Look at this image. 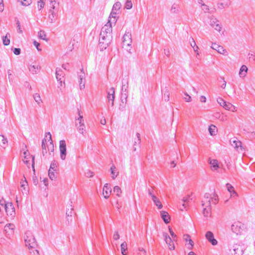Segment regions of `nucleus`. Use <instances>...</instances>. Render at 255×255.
I'll return each instance as SVG.
<instances>
[{"mask_svg":"<svg viewBox=\"0 0 255 255\" xmlns=\"http://www.w3.org/2000/svg\"><path fill=\"white\" fill-rule=\"evenodd\" d=\"M116 168L115 166L114 165H113L111 167V174H112V177L113 179H115L118 174V172L116 173L115 172Z\"/></svg>","mask_w":255,"mask_h":255,"instance_id":"c9c22d12","label":"nucleus"},{"mask_svg":"<svg viewBox=\"0 0 255 255\" xmlns=\"http://www.w3.org/2000/svg\"><path fill=\"white\" fill-rule=\"evenodd\" d=\"M132 42L131 34L129 32H126L123 36V47H129Z\"/></svg>","mask_w":255,"mask_h":255,"instance_id":"423d86ee","label":"nucleus"},{"mask_svg":"<svg viewBox=\"0 0 255 255\" xmlns=\"http://www.w3.org/2000/svg\"><path fill=\"white\" fill-rule=\"evenodd\" d=\"M136 136L137 137L136 139H135L133 146H135L136 144L139 145L140 143V135L139 133H136Z\"/></svg>","mask_w":255,"mask_h":255,"instance_id":"49530a36","label":"nucleus"},{"mask_svg":"<svg viewBox=\"0 0 255 255\" xmlns=\"http://www.w3.org/2000/svg\"><path fill=\"white\" fill-rule=\"evenodd\" d=\"M241 142L239 140H233L232 141V145L235 148H238L239 146H241Z\"/></svg>","mask_w":255,"mask_h":255,"instance_id":"603ef678","label":"nucleus"},{"mask_svg":"<svg viewBox=\"0 0 255 255\" xmlns=\"http://www.w3.org/2000/svg\"><path fill=\"white\" fill-rule=\"evenodd\" d=\"M211 48L216 50L218 52L222 54H225L227 52L222 46L219 45L216 43H213Z\"/></svg>","mask_w":255,"mask_h":255,"instance_id":"dca6fc26","label":"nucleus"},{"mask_svg":"<svg viewBox=\"0 0 255 255\" xmlns=\"http://www.w3.org/2000/svg\"><path fill=\"white\" fill-rule=\"evenodd\" d=\"M73 208L72 207V205H70V209H68L66 211V216L70 217V218H71V217H72L73 215Z\"/></svg>","mask_w":255,"mask_h":255,"instance_id":"3c124183","label":"nucleus"},{"mask_svg":"<svg viewBox=\"0 0 255 255\" xmlns=\"http://www.w3.org/2000/svg\"><path fill=\"white\" fill-rule=\"evenodd\" d=\"M121 252L123 255H127V244L126 242L123 243L121 245Z\"/></svg>","mask_w":255,"mask_h":255,"instance_id":"c756f323","label":"nucleus"},{"mask_svg":"<svg viewBox=\"0 0 255 255\" xmlns=\"http://www.w3.org/2000/svg\"><path fill=\"white\" fill-rule=\"evenodd\" d=\"M211 200L213 203L216 204L218 201V196H217V195L214 193Z\"/></svg>","mask_w":255,"mask_h":255,"instance_id":"13d9d810","label":"nucleus"},{"mask_svg":"<svg viewBox=\"0 0 255 255\" xmlns=\"http://www.w3.org/2000/svg\"><path fill=\"white\" fill-rule=\"evenodd\" d=\"M208 130H209V133L211 135L213 136V135H215L217 134V127L213 125H211L209 127Z\"/></svg>","mask_w":255,"mask_h":255,"instance_id":"b1692460","label":"nucleus"},{"mask_svg":"<svg viewBox=\"0 0 255 255\" xmlns=\"http://www.w3.org/2000/svg\"><path fill=\"white\" fill-rule=\"evenodd\" d=\"M46 34L44 32V31L43 30H40L39 32H38V37L43 39V40H46V41H47L48 39L46 38Z\"/></svg>","mask_w":255,"mask_h":255,"instance_id":"c03bdc74","label":"nucleus"},{"mask_svg":"<svg viewBox=\"0 0 255 255\" xmlns=\"http://www.w3.org/2000/svg\"><path fill=\"white\" fill-rule=\"evenodd\" d=\"M179 8V7L178 4L174 3L171 6V11L173 13H177L178 12Z\"/></svg>","mask_w":255,"mask_h":255,"instance_id":"79ce46f5","label":"nucleus"},{"mask_svg":"<svg viewBox=\"0 0 255 255\" xmlns=\"http://www.w3.org/2000/svg\"><path fill=\"white\" fill-rule=\"evenodd\" d=\"M33 45L36 47V49L38 51H41V49L39 48V47L40 46V43L37 42L36 41H33Z\"/></svg>","mask_w":255,"mask_h":255,"instance_id":"69168bd1","label":"nucleus"},{"mask_svg":"<svg viewBox=\"0 0 255 255\" xmlns=\"http://www.w3.org/2000/svg\"><path fill=\"white\" fill-rule=\"evenodd\" d=\"M8 141L3 135H0V145L5 148L7 145Z\"/></svg>","mask_w":255,"mask_h":255,"instance_id":"4be33fe9","label":"nucleus"},{"mask_svg":"<svg viewBox=\"0 0 255 255\" xmlns=\"http://www.w3.org/2000/svg\"><path fill=\"white\" fill-rule=\"evenodd\" d=\"M169 231L170 232V234L171 236V237L173 238V239H174L176 237V235L174 234V233L172 230L171 228L169 227Z\"/></svg>","mask_w":255,"mask_h":255,"instance_id":"338daca9","label":"nucleus"},{"mask_svg":"<svg viewBox=\"0 0 255 255\" xmlns=\"http://www.w3.org/2000/svg\"><path fill=\"white\" fill-rule=\"evenodd\" d=\"M209 163L211 165V168L212 170H217L219 168L218 161L216 159H209Z\"/></svg>","mask_w":255,"mask_h":255,"instance_id":"6ab92c4d","label":"nucleus"},{"mask_svg":"<svg viewBox=\"0 0 255 255\" xmlns=\"http://www.w3.org/2000/svg\"><path fill=\"white\" fill-rule=\"evenodd\" d=\"M170 93L168 89H166L164 92L163 95V98L165 101H168L169 100Z\"/></svg>","mask_w":255,"mask_h":255,"instance_id":"37998d69","label":"nucleus"},{"mask_svg":"<svg viewBox=\"0 0 255 255\" xmlns=\"http://www.w3.org/2000/svg\"><path fill=\"white\" fill-rule=\"evenodd\" d=\"M219 22V21L213 17L210 19V25L217 31L220 32L222 27Z\"/></svg>","mask_w":255,"mask_h":255,"instance_id":"1a4fd4ad","label":"nucleus"},{"mask_svg":"<svg viewBox=\"0 0 255 255\" xmlns=\"http://www.w3.org/2000/svg\"><path fill=\"white\" fill-rule=\"evenodd\" d=\"M24 178V180H22L20 182V184H21V187L23 188V190L25 191V193H27V192L28 191L27 190H26V186H27V182L26 181V179L25 178V177L24 176H23Z\"/></svg>","mask_w":255,"mask_h":255,"instance_id":"f704fd0d","label":"nucleus"},{"mask_svg":"<svg viewBox=\"0 0 255 255\" xmlns=\"http://www.w3.org/2000/svg\"><path fill=\"white\" fill-rule=\"evenodd\" d=\"M85 175L87 177H92L94 176V173L90 171V170H88L85 172Z\"/></svg>","mask_w":255,"mask_h":255,"instance_id":"052dcab7","label":"nucleus"},{"mask_svg":"<svg viewBox=\"0 0 255 255\" xmlns=\"http://www.w3.org/2000/svg\"><path fill=\"white\" fill-rule=\"evenodd\" d=\"M57 16V12L53 14H48V18L49 20V22L51 23H54L56 21V17Z\"/></svg>","mask_w":255,"mask_h":255,"instance_id":"cd10ccee","label":"nucleus"},{"mask_svg":"<svg viewBox=\"0 0 255 255\" xmlns=\"http://www.w3.org/2000/svg\"><path fill=\"white\" fill-rule=\"evenodd\" d=\"M204 198L207 199V200H211L212 198L211 195L210 193H206L204 195Z\"/></svg>","mask_w":255,"mask_h":255,"instance_id":"e2e57ef3","label":"nucleus"},{"mask_svg":"<svg viewBox=\"0 0 255 255\" xmlns=\"http://www.w3.org/2000/svg\"><path fill=\"white\" fill-rule=\"evenodd\" d=\"M121 3L119 1H117L114 4L112 9L115 11L119 10L121 7Z\"/></svg>","mask_w":255,"mask_h":255,"instance_id":"a19ab883","label":"nucleus"},{"mask_svg":"<svg viewBox=\"0 0 255 255\" xmlns=\"http://www.w3.org/2000/svg\"><path fill=\"white\" fill-rule=\"evenodd\" d=\"M185 95L187 96L184 98L185 100L187 102H190L191 101V97L187 93H185Z\"/></svg>","mask_w":255,"mask_h":255,"instance_id":"774afa93","label":"nucleus"},{"mask_svg":"<svg viewBox=\"0 0 255 255\" xmlns=\"http://www.w3.org/2000/svg\"><path fill=\"white\" fill-rule=\"evenodd\" d=\"M15 226L13 224H8L4 226V231L7 235L12 234L14 232Z\"/></svg>","mask_w":255,"mask_h":255,"instance_id":"f3484780","label":"nucleus"},{"mask_svg":"<svg viewBox=\"0 0 255 255\" xmlns=\"http://www.w3.org/2000/svg\"><path fill=\"white\" fill-rule=\"evenodd\" d=\"M46 142V139L45 138L43 139L42 141V154L43 156H44L45 154L47 153Z\"/></svg>","mask_w":255,"mask_h":255,"instance_id":"473e14b6","label":"nucleus"},{"mask_svg":"<svg viewBox=\"0 0 255 255\" xmlns=\"http://www.w3.org/2000/svg\"><path fill=\"white\" fill-rule=\"evenodd\" d=\"M160 215L161 218L165 224H168L169 223L170 217L167 212L164 211H161Z\"/></svg>","mask_w":255,"mask_h":255,"instance_id":"a211bd4d","label":"nucleus"},{"mask_svg":"<svg viewBox=\"0 0 255 255\" xmlns=\"http://www.w3.org/2000/svg\"><path fill=\"white\" fill-rule=\"evenodd\" d=\"M211 200H205L202 201V206L204 207L203 210V214L204 216L208 217L210 215L211 212Z\"/></svg>","mask_w":255,"mask_h":255,"instance_id":"7ed1b4c3","label":"nucleus"},{"mask_svg":"<svg viewBox=\"0 0 255 255\" xmlns=\"http://www.w3.org/2000/svg\"><path fill=\"white\" fill-rule=\"evenodd\" d=\"M21 3L24 6L29 5L32 3V0H21Z\"/></svg>","mask_w":255,"mask_h":255,"instance_id":"4d7b16f0","label":"nucleus"},{"mask_svg":"<svg viewBox=\"0 0 255 255\" xmlns=\"http://www.w3.org/2000/svg\"><path fill=\"white\" fill-rule=\"evenodd\" d=\"M33 98H34L35 101L38 105H39L40 104V103L42 102V100H41V97H40V96L39 94L35 93V94H34L33 95Z\"/></svg>","mask_w":255,"mask_h":255,"instance_id":"4c0bfd02","label":"nucleus"},{"mask_svg":"<svg viewBox=\"0 0 255 255\" xmlns=\"http://www.w3.org/2000/svg\"><path fill=\"white\" fill-rule=\"evenodd\" d=\"M76 126L77 127V129L78 131L83 134V135H85L86 133V130H85V126L84 124H81L79 125V126H78V124H76Z\"/></svg>","mask_w":255,"mask_h":255,"instance_id":"a878e982","label":"nucleus"},{"mask_svg":"<svg viewBox=\"0 0 255 255\" xmlns=\"http://www.w3.org/2000/svg\"><path fill=\"white\" fill-rule=\"evenodd\" d=\"M25 245L29 248H34L37 246V244L35 239L31 232L27 231L25 232Z\"/></svg>","mask_w":255,"mask_h":255,"instance_id":"f257e3e1","label":"nucleus"},{"mask_svg":"<svg viewBox=\"0 0 255 255\" xmlns=\"http://www.w3.org/2000/svg\"><path fill=\"white\" fill-rule=\"evenodd\" d=\"M248 67L246 65H242L240 68L239 75L241 77H245L248 72Z\"/></svg>","mask_w":255,"mask_h":255,"instance_id":"393cba45","label":"nucleus"},{"mask_svg":"<svg viewBox=\"0 0 255 255\" xmlns=\"http://www.w3.org/2000/svg\"><path fill=\"white\" fill-rule=\"evenodd\" d=\"M50 2V8L52 9H55L56 6H59V2L57 0H49Z\"/></svg>","mask_w":255,"mask_h":255,"instance_id":"7c9ffc66","label":"nucleus"},{"mask_svg":"<svg viewBox=\"0 0 255 255\" xmlns=\"http://www.w3.org/2000/svg\"><path fill=\"white\" fill-rule=\"evenodd\" d=\"M230 251L232 255H242L243 254V250L242 246L239 244H235L233 246Z\"/></svg>","mask_w":255,"mask_h":255,"instance_id":"6e6552de","label":"nucleus"},{"mask_svg":"<svg viewBox=\"0 0 255 255\" xmlns=\"http://www.w3.org/2000/svg\"><path fill=\"white\" fill-rule=\"evenodd\" d=\"M113 192L117 195V196L120 197L122 193V190L120 187H119L118 186H116L114 188Z\"/></svg>","mask_w":255,"mask_h":255,"instance_id":"72a5a7b5","label":"nucleus"},{"mask_svg":"<svg viewBox=\"0 0 255 255\" xmlns=\"http://www.w3.org/2000/svg\"><path fill=\"white\" fill-rule=\"evenodd\" d=\"M29 69L32 74H35L39 70V67L38 65H30L29 67Z\"/></svg>","mask_w":255,"mask_h":255,"instance_id":"2f4dec72","label":"nucleus"},{"mask_svg":"<svg viewBox=\"0 0 255 255\" xmlns=\"http://www.w3.org/2000/svg\"><path fill=\"white\" fill-rule=\"evenodd\" d=\"M100 34L102 35H109V34L112 35V24L110 20L104 26L102 27Z\"/></svg>","mask_w":255,"mask_h":255,"instance_id":"20e7f679","label":"nucleus"},{"mask_svg":"<svg viewBox=\"0 0 255 255\" xmlns=\"http://www.w3.org/2000/svg\"><path fill=\"white\" fill-rule=\"evenodd\" d=\"M54 171H55L51 170V169H49L48 171L49 177L50 179H51L52 180H54L56 178V175L54 173Z\"/></svg>","mask_w":255,"mask_h":255,"instance_id":"8fccbe9b","label":"nucleus"},{"mask_svg":"<svg viewBox=\"0 0 255 255\" xmlns=\"http://www.w3.org/2000/svg\"><path fill=\"white\" fill-rule=\"evenodd\" d=\"M10 34L7 33L5 36L2 37V42L4 45L7 46L9 44L10 40Z\"/></svg>","mask_w":255,"mask_h":255,"instance_id":"bb28decb","label":"nucleus"},{"mask_svg":"<svg viewBox=\"0 0 255 255\" xmlns=\"http://www.w3.org/2000/svg\"><path fill=\"white\" fill-rule=\"evenodd\" d=\"M224 108L227 110H230L233 112L236 111V107L230 103L227 102Z\"/></svg>","mask_w":255,"mask_h":255,"instance_id":"c85d7f7f","label":"nucleus"},{"mask_svg":"<svg viewBox=\"0 0 255 255\" xmlns=\"http://www.w3.org/2000/svg\"><path fill=\"white\" fill-rule=\"evenodd\" d=\"M151 199L153 202H154L155 205L157 206L158 209H160L163 207L162 203H161L159 199L155 195H152Z\"/></svg>","mask_w":255,"mask_h":255,"instance_id":"412c9836","label":"nucleus"},{"mask_svg":"<svg viewBox=\"0 0 255 255\" xmlns=\"http://www.w3.org/2000/svg\"><path fill=\"white\" fill-rule=\"evenodd\" d=\"M201 5L203 6L204 7L202 8V9L204 10V12H209V13H212V11H210V9L209 8V6L205 4V3H201Z\"/></svg>","mask_w":255,"mask_h":255,"instance_id":"6e6d98bb","label":"nucleus"},{"mask_svg":"<svg viewBox=\"0 0 255 255\" xmlns=\"http://www.w3.org/2000/svg\"><path fill=\"white\" fill-rule=\"evenodd\" d=\"M13 52L14 54L18 55L20 54L21 49L19 48H14L13 50Z\"/></svg>","mask_w":255,"mask_h":255,"instance_id":"680f3d73","label":"nucleus"},{"mask_svg":"<svg viewBox=\"0 0 255 255\" xmlns=\"http://www.w3.org/2000/svg\"><path fill=\"white\" fill-rule=\"evenodd\" d=\"M128 82L127 80H123L122 81V92L128 93Z\"/></svg>","mask_w":255,"mask_h":255,"instance_id":"5701e85b","label":"nucleus"},{"mask_svg":"<svg viewBox=\"0 0 255 255\" xmlns=\"http://www.w3.org/2000/svg\"><path fill=\"white\" fill-rule=\"evenodd\" d=\"M217 102L220 104L221 106L224 107L225 106V104L227 103L224 99L222 98H219L217 99Z\"/></svg>","mask_w":255,"mask_h":255,"instance_id":"864d4df0","label":"nucleus"},{"mask_svg":"<svg viewBox=\"0 0 255 255\" xmlns=\"http://www.w3.org/2000/svg\"><path fill=\"white\" fill-rule=\"evenodd\" d=\"M226 187L227 188L228 191L230 193H232V192L234 191V188L233 186H232L230 184H229V183L226 184Z\"/></svg>","mask_w":255,"mask_h":255,"instance_id":"bf43d9fd","label":"nucleus"},{"mask_svg":"<svg viewBox=\"0 0 255 255\" xmlns=\"http://www.w3.org/2000/svg\"><path fill=\"white\" fill-rule=\"evenodd\" d=\"M188 244H189V246L188 247V248L189 250H192L193 249V247L194 246V243L191 239L189 240Z\"/></svg>","mask_w":255,"mask_h":255,"instance_id":"0e129e2a","label":"nucleus"},{"mask_svg":"<svg viewBox=\"0 0 255 255\" xmlns=\"http://www.w3.org/2000/svg\"><path fill=\"white\" fill-rule=\"evenodd\" d=\"M132 7V3L131 0H127L126 3L125 7L127 9H130Z\"/></svg>","mask_w":255,"mask_h":255,"instance_id":"09e8293b","label":"nucleus"},{"mask_svg":"<svg viewBox=\"0 0 255 255\" xmlns=\"http://www.w3.org/2000/svg\"><path fill=\"white\" fill-rule=\"evenodd\" d=\"M57 167V163L55 160H53L50 164L49 169H51V170L53 171H56Z\"/></svg>","mask_w":255,"mask_h":255,"instance_id":"de8ad7c7","label":"nucleus"},{"mask_svg":"<svg viewBox=\"0 0 255 255\" xmlns=\"http://www.w3.org/2000/svg\"><path fill=\"white\" fill-rule=\"evenodd\" d=\"M115 98V89L114 88L112 87L108 92L107 96V99H108L109 103H110V102L112 101V107H113L114 105Z\"/></svg>","mask_w":255,"mask_h":255,"instance_id":"ddd939ff","label":"nucleus"},{"mask_svg":"<svg viewBox=\"0 0 255 255\" xmlns=\"http://www.w3.org/2000/svg\"><path fill=\"white\" fill-rule=\"evenodd\" d=\"M111 193L112 189L111 188V185L108 183L105 184L103 189V194L104 198L105 199H108Z\"/></svg>","mask_w":255,"mask_h":255,"instance_id":"9b49d317","label":"nucleus"},{"mask_svg":"<svg viewBox=\"0 0 255 255\" xmlns=\"http://www.w3.org/2000/svg\"><path fill=\"white\" fill-rule=\"evenodd\" d=\"M117 11H115L114 10H112V11L110 13V16H109V18H114V20L113 21L116 22V21L117 20Z\"/></svg>","mask_w":255,"mask_h":255,"instance_id":"a18cd8bd","label":"nucleus"},{"mask_svg":"<svg viewBox=\"0 0 255 255\" xmlns=\"http://www.w3.org/2000/svg\"><path fill=\"white\" fill-rule=\"evenodd\" d=\"M49 141H50V143L47 145L48 150L49 152V154H51L52 153H54V144H53L52 140Z\"/></svg>","mask_w":255,"mask_h":255,"instance_id":"e433bc0d","label":"nucleus"},{"mask_svg":"<svg viewBox=\"0 0 255 255\" xmlns=\"http://www.w3.org/2000/svg\"><path fill=\"white\" fill-rule=\"evenodd\" d=\"M81 111L79 109H78V113L79 115V117L76 120L79 121V125L84 124L83 117L81 115Z\"/></svg>","mask_w":255,"mask_h":255,"instance_id":"58836bf2","label":"nucleus"},{"mask_svg":"<svg viewBox=\"0 0 255 255\" xmlns=\"http://www.w3.org/2000/svg\"><path fill=\"white\" fill-rule=\"evenodd\" d=\"M64 74L63 71L60 68H57L56 70V77L57 81L59 82L61 85H62V83L63 81L64 80Z\"/></svg>","mask_w":255,"mask_h":255,"instance_id":"2eb2a0df","label":"nucleus"},{"mask_svg":"<svg viewBox=\"0 0 255 255\" xmlns=\"http://www.w3.org/2000/svg\"><path fill=\"white\" fill-rule=\"evenodd\" d=\"M163 236L164 238V240L167 244L168 245L169 249L170 250H174V245L173 243V242L171 239V238L169 236V235L166 233H164Z\"/></svg>","mask_w":255,"mask_h":255,"instance_id":"4468645a","label":"nucleus"},{"mask_svg":"<svg viewBox=\"0 0 255 255\" xmlns=\"http://www.w3.org/2000/svg\"><path fill=\"white\" fill-rule=\"evenodd\" d=\"M5 210L7 215L14 216L15 214V209L11 203L5 204Z\"/></svg>","mask_w":255,"mask_h":255,"instance_id":"f8f14e48","label":"nucleus"},{"mask_svg":"<svg viewBox=\"0 0 255 255\" xmlns=\"http://www.w3.org/2000/svg\"><path fill=\"white\" fill-rule=\"evenodd\" d=\"M205 237L206 239L213 245L215 246L217 245L218 242L214 238L213 233L211 231H208L206 233Z\"/></svg>","mask_w":255,"mask_h":255,"instance_id":"9d476101","label":"nucleus"},{"mask_svg":"<svg viewBox=\"0 0 255 255\" xmlns=\"http://www.w3.org/2000/svg\"><path fill=\"white\" fill-rule=\"evenodd\" d=\"M37 5H38V7L39 8V10H41V9H42L44 7V6L45 5V2L43 1V0H39L38 1Z\"/></svg>","mask_w":255,"mask_h":255,"instance_id":"5fc2aeb1","label":"nucleus"},{"mask_svg":"<svg viewBox=\"0 0 255 255\" xmlns=\"http://www.w3.org/2000/svg\"><path fill=\"white\" fill-rule=\"evenodd\" d=\"M128 95V93L121 92V102L123 103H126Z\"/></svg>","mask_w":255,"mask_h":255,"instance_id":"ea45409f","label":"nucleus"},{"mask_svg":"<svg viewBox=\"0 0 255 255\" xmlns=\"http://www.w3.org/2000/svg\"><path fill=\"white\" fill-rule=\"evenodd\" d=\"M112 38L113 36L111 34L105 36L100 34L99 44L102 47V48L106 49L112 42Z\"/></svg>","mask_w":255,"mask_h":255,"instance_id":"f03ea898","label":"nucleus"},{"mask_svg":"<svg viewBox=\"0 0 255 255\" xmlns=\"http://www.w3.org/2000/svg\"><path fill=\"white\" fill-rule=\"evenodd\" d=\"M59 149L61 159L65 160L66 156V145L64 140L60 141Z\"/></svg>","mask_w":255,"mask_h":255,"instance_id":"0eeeda50","label":"nucleus"},{"mask_svg":"<svg viewBox=\"0 0 255 255\" xmlns=\"http://www.w3.org/2000/svg\"><path fill=\"white\" fill-rule=\"evenodd\" d=\"M241 226V223H234L232 225L231 229L233 232L237 234H238L240 233Z\"/></svg>","mask_w":255,"mask_h":255,"instance_id":"aec40b11","label":"nucleus"},{"mask_svg":"<svg viewBox=\"0 0 255 255\" xmlns=\"http://www.w3.org/2000/svg\"><path fill=\"white\" fill-rule=\"evenodd\" d=\"M80 89L82 90L85 88V74L83 68L78 73Z\"/></svg>","mask_w":255,"mask_h":255,"instance_id":"39448f33","label":"nucleus"}]
</instances>
